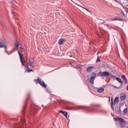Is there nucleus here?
<instances>
[{"label": "nucleus", "mask_w": 128, "mask_h": 128, "mask_svg": "<svg viewBox=\"0 0 128 128\" xmlns=\"http://www.w3.org/2000/svg\"><path fill=\"white\" fill-rule=\"evenodd\" d=\"M116 122H120V128H124L126 126V122H124V120L121 118H114Z\"/></svg>", "instance_id": "obj_1"}, {"label": "nucleus", "mask_w": 128, "mask_h": 128, "mask_svg": "<svg viewBox=\"0 0 128 128\" xmlns=\"http://www.w3.org/2000/svg\"><path fill=\"white\" fill-rule=\"evenodd\" d=\"M30 94H28V98L25 102L24 107L23 108L22 110V114L23 118H24V114H26V103L28 102V100H30Z\"/></svg>", "instance_id": "obj_2"}, {"label": "nucleus", "mask_w": 128, "mask_h": 128, "mask_svg": "<svg viewBox=\"0 0 128 128\" xmlns=\"http://www.w3.org/2000/svg\"><path fill=\"white\" fill-rule=\"evenodd\" d=\"M98 76H102V78H108L110 76V72H100L98 74Z\"/></svg>", "instance_id": "obj_3"}, {"label": "nucleus", "mask_w": 128, "mask_h": 128, "mask_svg": "<svg viewBox=\"0 0 128 128\" xmlns=\"http://www.w3.org/2000/svg\"><path fill=\"white\" fill-rule=\"evenodd\" d=\"M111 100H112V102H111L112 110L113 112H114V106L116 104V102H118L120 100V98H118V96L116 97L114 100V102H112V98Z\"/></svg>", "instance_id": "obj_4"}, {"label": "nucleus", "mask_w": 128, "mask_h": 128, "mask_svg": "<svg viewBox=\"0 0 128 128\" xmlns=\"http://www.w3.org/2000/svg\"><path fill=\"white\" fill-rule=\"evenodd\" d=\"M96 74L95 72H93L91 74V77L90 78V82L92 84H94V80H96Z\"/></svg>", "instance_id": "obj_5"}, {"label": "nucleus", "mask_w": 128, "mask_h": 128, "mask_svg": "<svg viewBox=\"0 0 128 128\" xmlns=\"http://www.w3.org/2000/svg\"><path fill=\"white\" fill-rule=\"evenodd\" d=\"M36 82L38 84H39L42 86V88H46L48 85L44 83V81H42L40 79H37L36 80Z\"/></svg>", "instance_id": "obj_6"}, {"label": "nucleus", "mask_w": 128, "mask_h": 128, "mask_svg": "<svg viewBox=\"0 0 128 128\" xmlns=\"http://www.w3.org/2000/svg\"><path fill=\"white\" fill-rule=\"evenodd\" d=\"M80 108H82L83 110H84L87 112H96V109L92 108H77L76 110H80Z\"/></svg>", "instance_id": "obj_7"}, {"label": "nucleus", "mask_w": 128, "mask_h": 128, "mask_svg": "<svg viewBox=\"0 0 128 128\" xmlns=\"http://www.w3.org/2000/svg\"><path fill=\"white\" fill-rule=\"evenodd\" d=\"M18 54H19L20 61V62H21L22 66H25L24 65V62H26V60H24V58H23L24 54H20V51H18Z\"/></svg>", "instance_id": "obj_8"}, {"label": "nucleus", "mask_w": 128, "mask_h": 128, "mask_svg": "<svg viewBox=\"0 0 128 128\" xmlns=\"http://www.w3.org/2000/svg\"><path fill=\"white\" fill-rule=\"evenodd\" d=\"M29 61L28 64V66H30L31 68H34V60H33V61H31L30 59L28 58Z\"/></svg>", "instance_id": "obj_9"}, {"label": "nucleus", "mask_w": 128, "mask_h": 128, "mask_svg": "<svg viewBox=\"0 0 128 128\" xmlns=\"http://www.w3.org/2000/svg\"><path fill=\"white\" fill-rule=\"evenodd\" d=\"M126 98V94H121L120 95V98L121 100H124Z\"/></svg>", "instance_id": "obj_10"}, {"label": "nucleus", "mask_w": 128, "mask_h": 128, "mask_svg": "<svg viewBox=\"0 0 128 128\" xmlns=\"http://www.w3.org/2000/svg\"><path fill=\"white\" fill-rule=\"evenodd\" d=\"M59 112L60 114H64L66 118H68V112H66L62 110H60Z\"/></svg>", "instance_id": "obj_11"}, {"label": "nucleus", "mask_w": 128, "mask_h": 128, "mask_svg": "<svg viewBox=\"0 0 128 128\" xmlns=\"http://www.w3.org/2000/svg\"><path fill=\"white\" fill-rule=\"evenodd\" d=\"M64 42H66V39L61 38L59 40L58 44H64Z\"/></svg>", "instance_id": "obj_12"}, {"label": "nucleus", "mask_w": 128, "mask_h": 128, "mask_svg": "<svg viewBox=\"0 0 128 128\" xmlns=\"http://www.w3.org/2000/svg\"><path fill=\"white\" fill-rule=\"evenodd\" d=\"M77 4V6H80V8H83L84 10H86L87 12H90V14H92V12H90V11L88 10V8L80 6V5H79L77 4Z\"/></svg>", "instance_id": "obj_13"}, {"label": "nucleus", "mask_w": 128, "mask_h": 128, "mask_svg": "<svg viewBox=\"0 0 128 128\" xmlns=\"http://www.w3.org/2000/svg\"><path fill=\"white\" fill-rule=\"evenodd\" d=\"M112 20H120V21H122V18L120 17H116V18H114Z\"/></svg>", "instance_id": "obj_14"}, {"label": "nucleus", "mask_w": 128, "mask_h": 128, "mask_svg": "<svg viewBox=\"0 0 128 128\" xmlns=\"http://www.w3.org/2000/svg\"><path fill=\"white\" fill-rule=\"evenodd\" d=\"M3 48H5V52L7 54H10V53H8V47L6 45H3Z\"/></svg>", "instance_id": "obj_15"}, {"label": "nucleus", "mask_w": 128, "mask_h": 128, "mask_svg": "<svg viewBox=\"0 0 128 128\" xmlns=\"http://www.w3.org/2000/svg\"><path fill=\"white\" fill-rule=\"evenodd\" d=\"M3 48H5V52L7 54H10V53H8V47L6 45H3Z\"/></svg>", "instance_id": "obj_16"}, {"label": "nucleus", "mask_w": 128, "mask_h": 128, "mask_svg": "<svg viewBox=\"0 0 128 128\" xmlns=\"http://www.w3.org/2000/svg\"><path fill=\"white\" fill-rule=\"evenodd\" d=\"M122 80L125 82V84H126L128 80H126V76L124 75H122L121 76Z\"/></svg>", "instance_id": "obj_17"}, {"label": "nucleus", "mask_w": 128, "mask_h": 128, "mask_svg": "<svg viewBox=\"0 0 128 128\" xmlns=\"http://www.w3.org/2000/svg\"><path fill=\"white\" fill-rule=\"evenodd\" d=\"M93 68H94V67L90 66V67L88 68L87 72H92V70Z\"/></svg>", "instance_id": "obj_18"}, {"label": "nucleus", "mask_w": 128, "mask_h": 128, "mask_svg": "<svg viewBox=\"0 0 128 128\" xmlns=\"http://www.w3.org/2000/svg\"><path fill=\"white\" fill-rule=\"evenodd\" d=\"M108 76L109 78H112V80H115L116 78V76H114V75L112 74H110Z\"/></svg>", "instance_id": "obj_19"}, {"label": "nucleus", "mask_w": 128, "mask_h": 128, "mask_svg": "<svg viewBox=\"0 0 128 128\" xmlns=\"http://www.w3.org/2000/svg\"><path fill=\"white\" fill-rule=\"evenodd\" d=\"M116 80H117L118 82H120V84H122V79H120V78H116Z\"/></svg>", "instance_id": "obj_20"}, {"label": "nucleus", "mask_w": 128, "mask_h": 128, "mask_svg": "<svg viewBox=\"0 0 128 128\" xmlns=\"http://www.w3.org/2000/svg\"><path fill=\"white\" fill-rule=\"evenodd\" d=\"M104 88H100L98 90V92H104Z\"/></svg>", "instance_id": "obj_21"}, {"label": "nucleus", "mask_w": 128, "mask_h": 128, "mask_svg": "<svg viewBox=\"0 0 128 128\" xmlns=\"http://www.w3.org/2000/svg\"><path fill=\"white\" fill-rule=\"evenodd\" d=\"M66 110H74V108H70V107H66Z\"/></svg>", "instance_id": "obj_22"}, {"label": "nucleus", "mask_w": 128, "mask_h": 128, "mask_svg": "<svg viewBox=\"0 0 128 128\" xmlns=\"http://www.w3.org/2000/svg\"><path fill=\"white\" fill-rule=\"evenodd\" d=\"M14 46H16V50L18 49V43H14Z\"/></svg>", "instance_id": "obj_23"}, {"label": "nucleus", "mask_w": 128, "mask_h": 128, "mask_svg": "<svg viewBox=\"0 0 128 128\" xmlns=\"http://www.w3.org/2000/svg\"><path fill=\"white\" fill-rule=\"evenodd\" d=\"M118 114H122V110H120V107L119 110L118 111Z\"/></svg>", "instance_id": "obj_24"}, {"label": "nucleus", "mask_w": 128, "mask_h": 128, "mask_svg": "<svg viewBox=\"0 0 128 128\" xmlns=\"http://www.w3.org/2000/svg\"><path fill=\"white\" fill-rule=\"evenodd\" d=\"M124 114H128V108H126L124 110Z\"/></svg>", "instance_id": "obj_25"}, {"label": "nucleus", "mask_w": 128, "mask_h": 128, "mask_svg": "<svg viewBox=\"0 0 128 128\" xmlns=\"http://www.w3.org/2000/svg\"><path fill=\"white\" fill-rule=\"evenodd\" d=\"M24 66L26 70H30V67H28V66L26 65V64H24V66Z\"/></svg>", "instance_id": "obj_26"}, {"label": "nucleus", "mask_w": 128, "mask_h": 128, "mask_svg": "<svg viewBox=\"0 0 128 128\" xmlns=\"http://www.w3.org/2000/svg\"><path fill=\"white\" fill-rule=\"evenodd\" d=\"M100 62V58L98 56V58L96 60V62Z\"/></svg>", "instance_id": "obj_27"}, {"label": "nucleus", "mask_w": 128, "mask_h": 128, "mask_svg": "<svg viewBox=\"0 0 128 128\" xmlns=\"http://www.w3.org/2000/svg\"><path fill=\"white\" fill-rule=\"evenodd\" d=\"M36 112H36V110L34 111V112H32V114H33V116H34V114H36Z\"/></svg>", "instance_id": "obj_28"}, {"label": "nucleus", "mask_w": 128, "mask_h": 128, "mask_svg": "<svg viewBox=\"0 0 128 128\" xmlns=\"http://www.w3.org/2000/svg\"><path fill=\"white\" fill-rule=\"evenodd\" d=\"M122 15L123 16H126V14H124V12H122Z\"/></svg>", "instance_id": "obj_29"}, {"label": "nucleus", "mask_w": 128, "mask_h": 128, "mask_svg": "<svg viewBox=\"0 0 128 128\" xmlns=\"http://www.w3.org/2000/svg\"><path fill=\"white\" fill-rule=\"evenodd\" d=\"M27 72H32V70H29Z\"/></svg>", "instance_id": "obj_30"}, {"label": "nucleus", "mask_w": 128, "mask_h": 128, "mask_svg": "<svg viewBox=\"0 0 128 128\" xmlns=\"http://www.w3.org/2000/svg\"><path fill=\"white\" fill-rule=\"evenodd\" d=\"M126 12H128V8H126Z\"/></svg>", "instance_id": "obj_31"}, {"label": "nucleus", "mask_w": 128, "mask_h": 128, "mask_svg": "<svg viewBox=\"0 0 128 128\" xmlns=\"http://www.w3.org/2000/svg\"><path fill=\"white\" fill-rule=\"evenodd\" d=\"M0 48H4V45H0Z\"/></svg>", "instance_id": "obj_32"}, {"label": "nucleus", "mask_w": 128, "mask_h": 128, "mask_svg": "<svg viewBox=\"0 0 128 128\" xmlns=\"http://www.w3.org/2000/svg\"><path fill=\"white\" fill-rule=\"evenodd\" d=\"M46 92H50V90H48V88H46Z\"/></svg>", "instance_id": "obj_33"}, {"label": "nucleus", "mask_w": 128, "mask_h": 128, "mask_svg": "<svg viewBox=\"0 0 128 128\" xmlns=\"http://www.w3.org/2000/svg\"><path fill=\"white\" fill-rule=\"evenodd\" d=\"M114 88H118L116 87V86H114Z\"/></svg>", "instance_id": "obj_34"}, {"label": "nucleus", "mask_w": 128, "mask_h": 128, "mask_svg": "<svg viewBox=\"0 0 128 128\" xmlns=\"http://www.w3.org/2000/svg\"><path fill=\"white\" fill-rule=\"evenodd\" d=\"M115 0V2H118V0Z\"/></svg>", "instance_id": "obj_35"}, {"label": "nucleus", "mask_w": 128, "mask_h": 128, "mask_svg": "<svg viewBox=\"0 0 128 128\" xmlns=\"http://www.w3.org/2000/svg\"><path fill=\"white\" fill-rule=\"evenodd\" d=\"M109 100H110V98L109 96Z\"/></svg>", "instance_id": "obj_36"}, {"label": "nucleus", "mask_w": 128, "mask_h": 128, "mask_svg": "<svg viewBox=\"0 0 128 128\" xmlns=\"http://www.w3.org/2000/svg\"><path fill=\"white\" fill-rule=\"evenodd\" d=\"M70 104H72V102H70Z\"/></svg>", "instance_id": "obj_37"}]
</instances>
